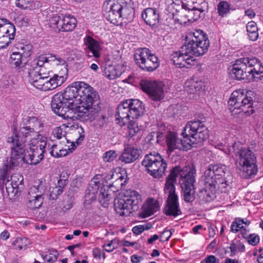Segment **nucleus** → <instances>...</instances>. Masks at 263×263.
Segmentation results:
<instances>
[{"instance_id": "f257e3e1", "label": "nucleus", "mask_w": 263, "mask_h": 263, "mask_svg": "<svg viewBox=\"0 0 263 263\" xmlns=\"http://www.w3.org/2000/svg\"><path fill=\"white\" fill-rule=\"evenodd\" d=\"M97 94L88 84L76 82L67 87L63 92L56 93L51 101L53 111L70 124L78 118L95 116L97 111L93 107Z\"/></svg>"}, {"instance_id": "f03ea898", "label": "nucleus", "mask_w": 263, "mask_h": 263, "mask_svg": "<svg viewBox=\"0 0 263 263\" xmlns=\"http://www.w3.org/2000/svg\"><path fill=\"white\" fill-rule=\"evenodd\" d=\"M209 45L208 38L202 30L189 31L181 50L172 55V60L179 67L190 68L196 64V57L203 55L208 51Z\"/></svg>"}, {"instance_id": "7ed1b4c3", "label": "nucleus", "mask_w": 263, "mask_h": 263, "mask_svg": "<svg viewBox=\"0 0 263 263\" xmlns=\"http://www.w3.org/2000/svg\"><path fill=\"white\" fill-rule=\"evenodd\" d=\"M230 177L226 165H209L202 177L203 187L200 191L199 197L205 201H210L214 198L217 189H222L228 185V178Z\"/></svg>"}, {"instance_id": "20e7f679", "label": "nucleus", "mask_w": 263, "mask_h": 263, "mask_svg": "<svg viewBox=\"0 0 263 263\" xmlns=\"http://www.w3.org/2000/svg\"><path fill=\"white\" fill-rule=\"evenodd\" d=\"M144 111L143 103L138 99H128L121 102L118 106L116 112L117 123L124 126L128 123L126 136L131 139L140 133L141 127L133 120L142 116Z\"/></svg>"}, {"instance_id": "39448f33", "label": "nucleus", "mask_w": 263, "mask_h": 263, "mask_svg": "<svg viewBox=\"0 0 263 263\" xmlns=\"http://www.w3.org/2000/svg\"><path fill=\"white\" fill-rule=\"evenodd\" d=\"M215 148L221 151L226 155L234 153L239 158L236 161V165L242 172V175L246 178H251L257 173L256 158L254 154L249 148H242L239 143H235L232 147L219 142L214 144Z\"/></svg>"}, {"instance_id": "423d86ee", "label": "nucleus", "mask_w": 263, "mask_h": 263, "mask_svg": "<svg viewBox=\"0 0 263 263\" xmlns=\"http://www.w3.org/2000/svg\"><path fill=\"white\" fill-rule=\"evenodd\" d=\"M7 142L10 144L11 154L9 164L10 167L17 166L23 161L28 164L36 165L44 158L46 148H23V142H20L16 137L7 138Z\"/></svg>"}, {"instance_id": "0eeeda50", "label": "nucleus", "mask_w": 263, "mask_h": 263, "mask_svg": "<svg viewBox=\"0 0 263 263\" xmlns=\"http://www.w3.org/2000/svg\"><path fill=\"white\" fill-rule=\"evenodd\" d=\"M251 92L243 89L234 91L228 101V107L234 116H249L255 111Z\"/></svg>"}, {"instance_id": "6e6552de", "label": "nucleus", "mask_w": 263, "mask_h": 263, "mask_svg": "<svg viewBox=\"0 0 263 263\" xmlns=\"http://www.w3.org/2000/svg\"><path fill=\"white\" fill-rule=\"evenodd\" d=\"M196 169L193 165H187L183 168L176 166L172 169L166 179H171L173 184L176 182V178L180 177V183L184 192V200L192 201L194 194V183Z\"/></svg>"}, {"instance_id": "1a4fd4ad", "label": "nucleus", "mask_w": 263, "mask_h": 263, "mask_svg": "<svg viewBox=\"0 0 263 263\" xmlns=\"http://www.w3.org/2000/svg\"><path fill=\"white\" fill-rule=\"evenodd\" d=\"M129 0H106L103 5L105 18L111 23L118 25L121 18H126L131 13L128 5Z\"/></svg>"}, {"instance_id": "9d476101", "label": "nucleus", "mask_w": 263, "mask_h": 263, "mask_svg": "<svg viewBox=\"0 0 263 263\" xmlns=\"http://www.w3.org/2000/svg\"><path fill=\"white\" fill-rule=\"evenodd\" d=\"M208 133L207 128L202 122H188L181 133L185 143V147L191 149L193 145L202 143L208 138Z\"/></svg>"}, {"instance_id": "9b49d317", "label": "nucleus", "mask_w": 263, "mask_h": 263, "mask_svg": "<svg viewBox=\"0 0 263 263\" xmlns=\"http://www.w3.org/2000/svg\"><path fill=\"white\" fill-rule=\"evenodd\" d=\"M67 69H64L59 73L54 74L49 79L43 78L31 70L28 71V80L30 83L37 89L47 91L52 90L64 83L67 79Z\"/></svg>"}, {"instance_id": "f8f14e48", "label": "nucleus", "mask_w": 263, "mask_h": 263, "mask_svg": "<svg viewBox=\"0 0 263 263\" xmlns=\"http://www.w3.org/2000/svg\"><path fill=\"white\" fill-rule=\"evenodd\" d=\"M142 202L141 196L135 191H128L115 200V210L120 216H128L138 209Z\"/></svg>"}, {"instance_id": "ddd939ff", "label": "nucleus", "mask_w": 263, "mask_h": 263, "mask_svg": "<svg viewBox=\"0 0 263 263\" xmlns=\"http://www.w3.org/2000/svg\"><path fill=\"white\" fill-rule=\"evenodd\" d=\"M141 164L151 176L157 179L163 176L167 167L166 161L157 152L146 155Z\"/></svg>"}, {"instance_id": "4468645a", "label": "nucleus", "mask_w": 263, "mask_h": 263, "mask_svg": "<svg viewBox=\"0 0 263 263\" xmlns=\"http://www.w3.org/2000/svg\"><path fill=\"white\" fill-rule=\"evenodd\" d=\"M65 61L63 59L57 58L54 55H41L31 62V68L29 70L34 71L37 75L43 78L49 79L51 77V71L48 70L47 68L50 64L53 66L63 65Z\"/></svg>"}, {"instance_id": "2eb2a0df", "label": "nucleus", "mask_w": 263, "mask_h": 263, "mask_svg": "<svg viewBox=\"0 0 263 263\" xmlns=\"http://www.w3.org/2000/svg\"><path fill=\"white\" fill-rule=\"evenodd\" d=\"M25 126L20 128L19 131L13 132V134L8 138L16 137L19 140H22L20 138L27 135L37 136L42 131L44 122L42 119L37 117H26L23 118Z\"/></svg>"}, {"instance_id": "dca6fc26", "label": "nucleus", "mask_w": 263, "mask_h": 263, "mask_svg": "<svg viewBox=\"0 0 263 263\" xmlns=\"http://www.w3.org/2000/svg\"><path fill=\"white\" fill-rule=\"evenodd\" d=\"M134 58L136 64L145 71H153L159 65L158 58L147 48L137 50Z\"/></svg>"}, {"instance_id": "f3484780", "label": "nucleus", "mask_w": 263, "mask_h": 263, "mask_svg": "<svg viewBox=\"0 0 263 263\" xmlns=\"http://www.w3.org/2000/svg\"><path fill=\"white\" fill-rule=\"evenodd\" d=\"M10 160V157L9 158H8L4 162L0 173V181L2 183L5 184L6 189L8 192L9 190L17 189L18 186L21 184L23 181V177L17 174H14L10 177L9 175L11 170L16 166H13L10 167L9 164Z\"/></svg>"}, {"instance_id": "a211bd4d", "label": "nucleus", "mask_w": 263, "mask_h": 263, "mask_svg": "<svg viewBox=\"0 0 263 263\" xmlns=\"http://www.w3.org/2000/svg\"><path fill=\"white\" fill-rule=\"evenodd\" d=\"M165 194L167 195V204L165 208L167 215L176 216L180 211L178 196L175 192V187L171 179H166L164 188Z\"/></svg>"}, {"instance_id": "6ab92c4d", "label": "nucleus", "mask_w": 263, "mask_h": 263, "mask_svg": "<svg viewBox=\"0 0 263 263\" xmlns=\"http://www.w3.org/2000/svg\"><path fill=\"white\" fill-rule=\"evenodd\" d=\"M255 57L241 58L235 61L229 68L230 73L238 80L245 79L248 76V69L256 62Z\"/></svg>"}, {"instance_id": "aec40b11", "label": "nucleus", "mask_w": 263, "mask_h": 263, "mask_svg": "<svg viewBox=\"0 0 263 263\" xmlns=\"http://www.w3.org/2000/svg\"><path fill=\"white\" fill-rule=\"evenodd\" d=\"M45 190L44 182L38 180L34 182L28 192L27 206L29 208L36 209L41 206Z\"/></svg>"}, {"instance_id": "412c9836", "label": "nucleus", "mask_w": 263, "mask_h": 263, "mask_svg": "<svg viewBox=\"0 0 263 263\" xmlns=\"http://www.w3.org/2000/svg\"><path fill=\"white\" fill-rule=\"evenodd\" d=\"M15 34V26L8 20L0 18V49L8 46Z\"/></svg>"}, {"instance_id": "4be33fe9", "label": "nucleus", "mask_w": 263, "mask_h": 263, "mask_svg": "<svg viewBox=\"0 0 263 263\" xmlns=\"http://www.w3.org/2000/svg\"><path fill=\"white\" fill-rule=\"evenodd\" d=\"M164 85L161 82L143 81L141 82L142 90L153 100L158 101L164 97Z\"/></svg>"}, {"instance_id": "5701e85b", "label": "nucleus", "mask_w": 263, "mask_h": 263, "mask_svg": "<svg viewBox=\"0 0 263 263\" xmlns=\"http://www.w3.org/2000/svg\"><path fill=\"white\" fill-rule=\"evenodd\" d=\"M32 47L30 45H23L18 51L13 52L10 55V64L14 67H20L32 54Z\"/></svg>"}, {"instance_id": "b1692460", "label": "nucleus", "mask_w": 263, "mask_h": 263, "mask_svg": "<svg viewBox=\"0 0 263 263\" xmlns=\"http://www.w3.org/2000/svg\"><path fill=\"white\" fill-rule=\"evenodd\" d=\"M20 142H23V148L25 145H27V148H46L47 143V138L41 134L37 136L27 135L20 138Z\"/></svg>"}, {"instance_id": "393cba45", "label": "nucleus", "mask_w": 263, "mask_h": 263, "mask_svg": "<svg viewBox=\"0 0 263 263\" xmlns=\"http://www.w3.org/2000/svg\"><path fill=\"white\" fill-rule=\"evenodd\" d=\"M161 203L162 199L158 196L148 198L142 206L143 217H149L157 212Z\"/></svg>"}, {"instance_id": "a878e982", "label": "nucleus", "mask_w": 263, "mask_h": 263, "mask_svg": "<svg viewBox=\"0 0 263 263\" xmlns=\"http://www.w3.org/2000/svg\"><path fill=\"white\" fill-rule=\"evenodd\" d=\"M84 42L86 47V53L88 57H100L101 47L98 41L90 36H87L84 38Z\"/></svg>"}, {"instance_id": "bb28decb", "label": "nucleus", "mask_w": 263, "mask_h": 263, "mask_svg": "<svg viewBox=\"0 0 263 263\" xmlns=\"http://www.w3.org/2000/svg\"><path fill=\"white\" fill-rule=\"evenodd\" d=\"M165 141L168 149L172 152L175 149H183L187 151L189 148L185 147V143L184 142V138L179 139L177 138V134L174 132H169L165 135Z\"/></svg>"}, {"instance_id": "cd10ccee", "label": "nucleus", "mask_w": 263, "mask_h": 263, "mask_svg": "<svg viewBox=\"0 0 263 263\" xmlns=\"http://www.w3.org/2000/svg\"><path fill=\"white\" fill-rule=\"evenodd\" d=\"M250 221L248 219L236 218L231 223V231L234 233L239 232L242 237H245L250 231Z\"/></svg>"}, {"instance_id": "c85d7f7f", "label": "nucleus", "mask_w": 263, "mask_h": 263, "mask_svg": "<svg viewBox=\"0 0 263 263\" xmlns=\"http://www.w3.org/2000/svg\"><path fill=\"white\" fill-rule=\"evenodd\" d=\"M141 15L145 22L149 26H154L159 23V14L156 9L147 8L142 11Z\"/></svg>"}, {"instance_id": "c756f323", "label": "nucleus", "mask_w": 263, "mask_h": 263, "mask_svg": "<svg viewBox=\"0 0 263 263\" xmlns=\"http://www.w3.org/2000/svg\"><path fill=\"white\" fill-rule=\"evenodd\" d=\"M185 89L189 93H197L204 88V83L198 78L193 77L185 83Z\"/></svg>"}, {"instance_id": "7c9ffc66", "label": "nucleus", "mask_w": 263, "mask_h": 263, "mask_svg": "<svg viewBox=\"0 0 263 263\" xmlns=\"http://www.w3.org/2000/svg\"><path fill=\"white\" fill-rule=\"evenodd\" d=\"M138 149L132 147H127L124 149L119 160L125 163H130L136 160L139 156Z\"/></svg>"}, {"instance_id": "2f4dec72", "label": "nucleus", "mask_w": 263, "mask_h": 263, "mask_svg": "<svg viewBox=\"0 0 263 263\" xmlns=\"http://www.w3.org/2000/svg\"><path fill=\"white\" fill-rule=\"evenodd\" d=\"M50 153L54 157H61L66 156L69 152H71L67 143L62 144V142L57 141L50 148Z\"/></svg>"}, {"instance_id": "473e14b6", "label": "nucleus", "mask_w": 263, "mask_h": 263, "mask_svg": "<svg viewBox=\"0 0 263 263\" xmlns=\"http://www.w3.org/2000/svg\"><path fill=\"white\" fill-rule=\"evenodd\" d=\"M123 69L119 65L106 64L104 69V76L109 80H114L119 77L122 73Z\"/></svg>"}, {"instance_id": "72a5a7b5", "label": "nucleus", "mask_w": 263, "mask_h": 263, "mask_svg": "<svg viewBox=\"0 0 263 263\" xmlns=\"http://www.w3.org/2000/svg\"><path fill=\"white\" fill-rule=\"evenodd\" d=\"M77 23L76 18L71 15L67 14L62 16V20L60 25L61 27L60 31H71L76 27Z\"/></svg>"}, {"instance_id": "f704fd0d", "label": "nucleus", "mask_w": 263, "mask_h": 263, "mask_svg": "<svg viewBox=\"0 0 263 263\" xmlns=\"http://www.w3.org/2000/svg\"><path fill=\"white\" fill-rule=\"evenodd\" d=\"M256 62L248 69V74L251 75L252 80L260 79L263 77V67L259 61L256 58Z\"/></svg>"}, {"instance_id": "c9c22d12", "label": "nucleus", "mask_w": 263, "mask_h": 263, "mask_svg": "<svg viewBox=\"0 0 263 263\" xmlns=\"http://www.w3.org/2000/svg\"><path fill=\"white\" fill-rule=\"evenodd\" d=\"M106 178L108 180L114 179L115 181L113 183L117 189L121 188L123 185V180L124 179V177L121 174L119 168L110 171Z\"/></svg>"}, {"instance_id": "e433bc0d", "label": "nucleus", "mask_w": 263, "mask_h": 263, "mask_svg": "<svg viewBox=\"0 0 263 263\" xmlns=\"http://www.w3.org/2000/svg\"><path fill=\"white\" fill-rule=\"evenodd\" d=\"M247 35L249 39L255 41L258 38V28L256 23L254 21L248 22L246 25Z\"/></svg>"}, {"instance_id": "4c0bfd02", "label": "nucleus", "mask_w": 263, "mask_h": 263, "mask_svg": "<svg viewBox=\"0 0 263 263\" xmlns=\"http://www.w3.org/2000/svg\"><path fill=\"white\" fill-rule=\"evenodd\" d=\"M64 124L62 126L57 127L52 131V135L59 142H62V144L68 143V140L66 138V132L65 130Z\"/></svg>"}, {"instance_id": "58836bf2", "label": "nucleus", "mask_w": 263, "mask_h": 263, "mask_svg": "<svg viewBox=\"0 0 263 263\" xmlns=\"http://www.w3.org/2000/svg\"><path fill=\"white\" fill-rule=\"evenodd\" d=\"M231 251V257H233L236 254L239 252H243L245 251L246 248L244 244L239 240L234 239L230 244L228 248Z\"/></svg>"}, {"instance_id": "ea45409f", "label": "nucleus", "mask_w": 263, "mask_h": 263, "mask_svg": "<svg viewBox=\"0 0 263 263\" xmlns=\"http://www.w3.org/2000/svg\"><path fill=\"white\" fill-rule=\"evenodd\" d=\"M121 241H120L118 238H115L111 240L106 241L104 242L103 247L105 251L111 252L114 250L121 246Z\"/></svg>"}, {"instance_id": "a19ab883", "label": "nucleus", "mask_w": 263, "mask_h": 263, "mask_svg": "<svg viewBox=\"0 0 263 263\" xmlns=\"http://www.w3.org/2000/svg\"><path fill=\"white\" fill-rule=\"evenodd\" d=\"M65 180H59L58 186L55 187H50V196L53 199L57 197V196L61 194L63 191V186L64 185Z\"/></svg>"}, {"instance_id": "79ce46f5", "label": "nucleus", "mask_w": 263, "mask_h": 263, "mask_svg": "<svg viewBox=\"0 0 263 263\" xmlns=\"http://www.w3.org/2000/svg\"><path fill=\"white\" fill-rule=\"evenodd\" d=\"M219 15L224 16L230 10V5L226 1H220L217 6Z\"/></svg>"}, {"instance_id": "37998d69", "label": "nucleus", "mask_w": 263, "mask_h": 263, "mask_svg": "<svg viewBox=\"0 0 263 263\" xmlns=\"http://www.w3.org/2000/svg\"><path fill=\"white\" fill-rule=\"evenodd\" d=\"M15 5L17 7L26 9L32 8L34 3L32 0H16Z\"/></svg>"}, {"instance_id": "c03bdc74", "label": "nucleus", "mask_w": 263, "mask_h": 263, "mask_svg": "<svg viewBox=\"0 0 263 263\" xmlns=\"http://www.w3.org/2000/svg\"><path fill=\"white\" fill-rule=\"evenodd\" d=\"M58 256V251L52 249L49 250L48 254L44 256L43 258L48 262H54L57 260Z\"/></svg>"}, {"instance_id": "a18cd8bd", "label": "nucleus", "mask_w": 263, "mask_h": 263, "mask_svg": "<svg viewBox=\"0 0 263 263\" xmlns=\"http://www.w3.org/2000/svg\"><path fill=\"white\" fill-rule=\"evenodd\" d=\"M110 199V196L106 192L105 189L101 188L100 190V195L99 196V200L104 206H106L108 204V202Z\"/></svg>"}, {"instance_id": "49530a36", "label": "nucleus", "mask_w": 263, "mask_h": 263, "mask_svg": "<svg viewBox=\"0 0 263 263\" xmlns=\"http://www.w3.org/2000/svg\"><path fill=\"white\" fill-rule=\"evenodd\" d=\"M61 16L58 15H55L49 19V23L51 27L58 29L60 31V29L61 27L60 26L61 24Z\"/></svg>"}, {"instance_id": "de8ad7c7", "label": "nucleus", "mask_w": 263, "mask_h": 263, "mask_svg": "<svg viewBox=\"0 0 263 263\" xmlns=\"http://www.w3.org/2000/svg\"><path fill=\"white\" fill-rule=\"evenodd\" d=\"M201 11L198 9H193L189 11L186 14V16L189 17L188 20L189 21H197L200 17Z\"/></svg>"}, {"instance_id": "09e8293b", "label": "nucleus", "mask_w": 263, "mask_h": 263, "mask_svg": "<svg viewBox=\"0 0 263 263\" xmlns=\"http://www.w3.org/2000/svg\"><path fill=\"white\" fill-rule=\"evenodd\" d=\"M117 157V154L115 151L110 150L104 153L103 159L104 162H112Z\"/></svg>"}, {"instance_id": "8fccbe9b", "label": "nucleus", "mask_w": 263, "mask_h": 263, "mask_svg": "<svg viewBox=\"0 0 263 263\" xmlns=\"http://www.w3.org/2000/svg\"><path fill=\"white\" fill-rule=\"evenodd\" d=\"M246 239L248 242L252 246H256L259 242L260 240L259 236L256 234H251L248 235V234L246 235V237H243Z\"/></svg>"}, {"instance_id": "3c124183", "label": "nucleus", "mask_w": 263, "mask_h": 263, "mask_svg": "<svg viewBox=\"0 0 263 263\" xmlns=\"http://www.w3.org/2000/svg\"><path fill=\"white\" fill-rule=\"evenodd\" d=\"M84 130L82 128L80 127L78 128L76 131H74V134L76 136L79 135L78 138H76L75 143L78 145L80 143L82 142V141L84 140Z\"/></svg>"}, {"instance_id": "603ef678", "label": "nucleus", "mask_w": 263, "mask_h": 263, "mask_svg": "<svg viewBox=\"0 0 263 263\" xmlns=\"http://www.w3.org/2000/svg\"><path fill=\"white\" fill-rule=\"evenodd\" d=\"M172 235V233L170 230L167 229H164L160 236V241H167L171 237Z\"/></svg>"}, {"instance_id": "864d4df0", "label": "nucleus", "mask_w": 263, "mask_h": 263, "mask_svg": "<svg viewBox=\"0 0 263 263\" xmlns=\"http://www.w3.org/2000/svg\"><path fill=\"white\" fill-rule=\"evenodd\" d=\"M219 259L213 255L207 256L201 261V263H219Z\"/></svg>"}, {"instance_id": "5fc2aeb1", "label": "nucleus", "mask_w": 263, "mask_h": 263, "mask_svg": "<svg viewBox=\"0 0 263 263\" xmlns=\"http://www.w3.org/2000/svg\"><path fill=\"white\" fill-rule=\"evenodd\" d=\"M24 240L27 241V239L25 237L24 238H22V237L17 238L15 241V245L19 249H22L24 247H25L26 246V243L25 242L24 244H23Z\"/></svg>"}, {"instance_id": "6e6d98bb", "label": "nucleus", "mask_w": 263, "mask_h": 263, "mask_svg": "<svg viewBox=\"0 0 263 263\" xmlns=\"http://www.w3.org/2000/svg\"><path fill=\"white\" fill-rule=\"evenodd\" d=\"M245 14L246 16H248L251 19L254 17L256 15L255 13L253 10L251 9L246 10L245 12Z\"/></svg>"}, {"instance_id": "4d7b16f0", "label": "nucleus", "mask_w": 263, "mask_h": 263, "mask_svg": "<svg viewBox=\"0 0 263 263\" xmlns=\"http://www.w3.org/2000/svg\"><path fill=\"white\" fill-rule=\"evenodd\" d=\"M144 228L142 226H136L133 228V232L135 234H140L143 232Z\"/></svg>"}, {"instance_id": "13d9d810", "label": "nucleus", "mask_w": 263, "mask_h": 263, "mask_svg": "<svg viewBox=\"0 0 263 263\" xmlns=\"http://www.w3.org/2000/svg\"><path fill=\"white\" fill-rule=\"evenodd\" d=\"M9 233L7 231H4L1 234L0 237L1 239L6 240L9 238Z\"/></svg>"}, {"instance_id": "bf43d9fd", "label": "nucleus", "mask_w": 263, "mask_h": 263, "mask_svg": "<svg viewBox=\"0 0 263 263\" xmlns=\"http://www.w3.org/2000/svg\"><path fill=\"white\" fill-rule=\"evenodd\" d=\"M223 263H239V261L238 259L227 257L224 259Z\"/></svg>"}, {"instance_id": "052dcab7", "label": "nucleus", "mask_w": 263, "mask_h": 263, "mask_svg": "<svg viewBox=\"0 0 263 263\" xmlns=\"http://www.w3.org/2000/svg\"><path fill=\"white\" fill-rule=\"evenodd\" d=\"M159 238V236L155 234L148 238L147 242L149 244H152L154 241L157 240Z\"/></svg>"}, {"instance_id": "680f3d73", "label": "nucleus", "mask_w": 263, "mask_h": 263, "mask_svg": "<svg viewBox=\"0 0 263 263\" xmlns=\"http://www.w3.org/2000/svg\"><path fill=\"white\" fill-rule=\"evenodd\" d=\"M131 261L133 263H139L140 261V257L136 255H133L131 256Z\"/></svg>"}, {"instance_id": "e2e57ef3", "label": "nucleus", "mask_w": 263, "mask_h": 263, "mask_svg": "<svg viewBox=\"0 0 263 263\" xmlns=\"http://www.w3.org/2000/svg\"><path fill=\"white\" fill-rule=\"evenodd\" d=\"M203 227L202 225H197L193 227V232L194 234H197L199 230H201L202 229Z\"/></svg>"}, {"instance_id": "0e129e2a", "label": "nucleus", "mask_w": 263, "mask_h": 263, "mask_svg": "<svg viewBox=\"0 0 263 263\" xmlns=\"http://www.w3.org/2000/svg\"><path fill=\"white\" fill-rule=\"evenodd\" d=\"M135 244L134 242H131L127 240H125L124 241H121V246H126V247H129V246H133Z\"/></svg>"}, {"instance_id": "69168bd1", "label": "nucleus", "mask_w": 263, "mask_h": 263, "mask_svg": "<svg viewBox=\"0 0 263 263\" xmlns=\"http://www.w3.org/2000/svg\"><path fill=\"white\" fill-rule=\"evenodd\" d=\"M90 67L91 69H92V70H93L95 71H97L99 69L98 66L95 63L92 64L90 65Z\"/></svg>"}, {"instance_id": "338daca9", "label": "nucleus", "mask_w": 263, "mask_h": 263, "mask_svg": "<svg viewBox=\"0 0 263 263\" xmlns=\"http://www.w3.org/2000/svg\"><path fill=\"white\" fill-rule=\"evenodd\" d=\"M159 255V252L157 250H154L152 253V256L153 257L158 256Z\"/></svg>"}, {"instance_id": "774afa93", "label": "nucleus", "mask_w": 263, "mask_h": 263, "mask_svg": "<svg viewBox=\"0 0 263 263\" xmlns=\"http://www.w3.org/2000/svg\"><path fill=\"white\" fill-rule=\"evenodd\" d=\"M257 261L259 263H263V252L261 253L258 257Z\"/></svg>"}]
</instances>
